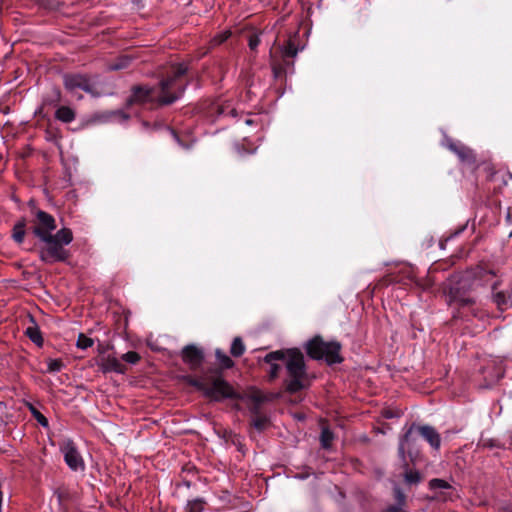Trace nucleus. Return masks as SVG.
Listing matches in <instances>:
<instances>
[{
    "label": "nucleus",
    "instance_id": "1",
    "mask_svg": "<svg viewBox=\"0 0 512 512\" xmlns=\"http://www.w3.org/2000/svg\"><path fill=\"white\" fill-rule=\"evenodd\" d=\"M56 228V220L51 214L42 210L36 212L32 232L43 243L38 255L46 264L67 262L70 258V251L65 246L73 241V233L69 228H62L52 234Z\"/></svg>",
    "mask_w": 512,
    "mask_h": 512
},
{
    "label": "nucleus",
    "instance_id": "2",
    "mask_svg": "<svg viewBox=\"0 0 512 512\" xmlns=\"http://www.w3.org/2000/svg\"><path fill=\"white\" fill-rule=\"evenodd\" d=\"M264 361L270 365L269 378L274 380L285 366L287 377L284 380L286 390L296 393L308 387L309 380L305 368L304 356L298 349L277 350L268 353Z\"/></svg>",
    "mask_w": 512,
    "mask_h": 512
},
{
    "label": "nucleus",
    "instance_id": "3",
    "mask_svg": "<svg viewBox=\"0 0 512 512\" xmlns=\"http://www.w3.org/2000/svg\"><path fill=\"white\" fill-rule=\"evenodd\" d=\"M186 72L187 67L184 64L172 67L170 74L160 82L158 89L142 86L135 87L128 103L152 102L156 98V91L158 92L157 102L159 104L169 105L174 103L183 95L186 89L187 83L183 79Z\"/></svg>",
    "mask_w": 512,
    "mask_h": 512
},
{
    "label": "nucleus",
    "instance_id": "4",
    "mask_svg": "<svg viewBox=\"0 0 512 512\" xmlns=\"http://www.w3.org/2000/svg\"><path fill=\"white\" fill-rule=\"evenodd\" d=\"M494 273L481 267L471 268L465 272L453 274L449 279L448 299L449 304L458 307H468L475 303L471 292L484 286Z\"/></svg>",
    "mask_w": 512,
    "mask_h": 512
},
{
    "label": "nucleus",
    "instance_id": "5",
    "mask_svg": "<svg viewBox=\"0 0 512 512\" xmlns=\"http://www.w3.org/2000/svg\"><path fill=\"white\" fill-rule=\"evenodd\" d=\"M416 432L435 450H438L441 445V437L437 430L430 425H415L412 424L407 432L400 439L398 454L405 466L408 465L406 460V449H409L413 440V433Z\"/></svg>",
    "mask_w": 512,
    "mask_h": 512
},
{
    "label": "nucleus",
    "instance_id": "6",
    "mask_svg": "<svg viewBox=\"0 0 512 512\" xmlns=\"http://www.w3.org/2000/svg\"><path fill=\"white\" fill-rule=\"evenodd\" d=\"M340 344L338 342H325L321 337H314L306 345L307 354L313 359H324L328 364L340 363L342 358L339 354Z\"/></svg>",
    "mask_w": 512,
    "mask_h": 512
},
{
    "label": "nucleus",
    "instance_id": "7",
    "mask_svg": "<svg viewBox=\"0 0 512 512\" xmlns=\"http://www.w3.org/2000/svg\"><path fill=\"white\" fill-rule=\"evenodd\" d=\"M192 385L214 400L235 397L232 386L220 376L195 379Z\"/></svg>",
    "mask_w": 512,
    "mask_h": 512
},
{
    "label": "nucleus",
    "instance_id": "8",
    "mask_svg": "<svg viewBox=\"0 0 512 512\" xmlns=\"http://www.w3.org/2000/svg\"><path fill=\"white\" fill-rule=\"evenodd\" d=\"M63 84L70 93H75L76 90H83L93 97L100 96V93L96 91L94 83L84 74H65L63 76Z\"/></svg>",
    "mask_w": 512,
    "mask_h": 512
},
{
    "label": "nucleus",
    "instance_id": "9",
    "mask_svg": "<svg viewBox=\"0 0 512 512\" xmlns=\"http://www.w3.org/2000/svg\"><path fill=\"white\" fill-rule=\"evenodd\" d=\"M60 450L64 456V461L67 466L73 471H83L85 468L84 460L76 448L75 444L71 440L64 441Z\"/></svg>",
    "mask_w": 512,
    "mask_h": 512
},
{
    "label": "nucleus",
    "instance_id": "10",
    "mask_svg": "<svg viewBox=\"0 0 512 512\" xmlns=\"http://www.w3.org/2000/svg\"><path fill=\"white\" fill-rule=\"evenodd\" d=\"M296 54L297 48L290 42L282 51V61L272 59L271 66L275 78H279L288 72V69L293 65L291 59L295 57Z\"/></svg>",
    "mask_w": 512,
    "mask_h": 512
},
{
    "label": "nucleus",
    "instance_id": "11",
    "mask_svg": "<svg viewBox=\"0 0 512 512\" xmlns=\"http://www.w3.org/2000/svg\"><path fill=\"white\" fill-rule=\"evenodd\" d=\"M447 147L458 156L462 163L472 165L476 162L474 151L463 143L449 139Z\"/></svg>",
    "mask_w": 512,
    "mask_h": 512
},
{
    "label": "nucleus",
    "instance_id": "12",
    "mask_svg": "<svg viewBox=\"0 0 512 512\" xmlns=\"http://www.w3.org/2000/svg\"><path fill=\"white\" fill-rule=\"evenodd\" d=\"M181 355L183 361L192 369L200 367L204 359L203 352L194 345L185 346Z\"/></svg>",
    "mask_w": 512,
    "mask_h": 512
},
{
    "label": "nucleus",
    "instance_id": "13",
    "mask_svg": "<svg viewBox=\"0 0 512 512\" xmlns=\"http://www.w3.org/2000/svg\"><path fill=\"white\" fill-rule=\"evenodd\" d=\"M429 488L431 490H440L439 494L436 496L439 500H452L456 495L455 490L452 486L445 480L434 478L429 481Z\"/></svg>",
    "mask_w": 512,
    "mask_h": 512
},
{
    "label": "nucleus",
    "instance_id": "14",
    "mask_svg": "<svg viewBox=\"0 0 512 512\" xmlns=\"http://www.w3.org/2000/svg\"><path fill=\"white\" fill-rule=\"evenodd\" d=\"M101 368L103 372H115L124 374L127 367L118 358L113 355H107L101 359Z\"/></svg>",
    "mask_w": 512,
    "mask_h": 512
},
{
    "label": "nucleus",
    "instance_id": "15",
    "mask_svg": "<svg viewBox=\"0 0 512 512\" xmlns=\"http://www.w3.org/2000/svg\"><path fill=\"white\" fill-rule=\"evenodd\" d=\"M211 115H214L216 118L219 117H236V109L233 107L230 101H217L212 104L210 109Z\"/></svg>",
    "mask_w": 512,
    "mask_h": 512
},
{
    "label": "nucleus",
    "instance_id": "16",
    "mask_svg": "<svg viewBox=\"0 0 512 512\" xmlns=\"http://www.w3.org/2000/svg\"><path fill=\"white\" fill-rule=\"evenodd\" d=\"M498 287L499 281H495L491 286L492 298L499 309L505 310L512 305L511 297L503 291H497Z\"/></svg>",
    "mask_w": 512,
    "mask_h": 512
},
{
    "label": "nucleus",
    "instance_id": "17",
    "mask_svg": "<svg viewBox=\"0 0 512 512\" xmlns=\"http://www.w3.org/2000/svg\"><path fill=\"white\" fill-rule=\"evenodd\" d=\"M31 322L32 325L26 328L25 334L34 344H36L38 347H41L43 345V337L41 331L32 317Z\"/></svg>",
    "mask_w": 512,
    "mask_h": 512
},
{
    "label": "nucleus",
    "instance_id": "18",
    "mask_svg": "<svg viewBox=\"0 0 512 512\" xmlns=\"http://www.w3.org/2000/svg\"><path fill=\"white\" fill-rule=\"evenodd\" d=\"M55 118L63 123H71L76 118V112L68 106H60L55 111Z\"/></svg>",
    "mask_w": 512,
    "mask_h": 512
},
{
    "label": "nucleus",
    "instance_id": "19",
    "mask_svg": "<svg viewBox=\"0 0 512 512\" xmlns=\"http://www.w3.org/2000/svg\"><path fill=\"white\" fill-rule=\"evenodd\" d=\"M25 234H26V220L21 219V220L17 221L13 226L12 238L16 243L21 244L24 241Z\"/></svg>",
    "mask_w": 512,
    "mask_h": 512
},
{
    "label": "nucleus",
    "instance_id": "20",
    "mask_svg": "<svg viewBox=\"0 0 512 512\" xmlns=\"http://www.w3.org/2000/svg\"><path fill=\"white\" fill-rule=\"evenodd\" d=\"M249 398L252 401V404L250 406L251 413L253 414V416L260 415V405L263 403L265 397L261 392L253 391L249 395Z\"/></svg>",
    "mask_w": 512,
    "mask_h": 512
},
{
    "label": "nucleus",
    "instance_id": "21",
    "mask_svg": "<svg viewBox=\"0 0 512 512\" xmlns=\"http://www.w3.org/2000/svg\"><path fill=\"white\" fill-rule=\"evenodd\" d=\"M244 352H245V345H244L242 339L240 337L234 338V340L231 344V348H230L231 355L234 357H240L244 354Z\"/></svg>",
    "mask_w": 512,
    "mask_h": 512
},
{
    "label": "nucleus",
    "instance_id": "22",
    "mask_svg": "<svg viewBox=\"0 0 512 512\" xmlns=\"http://www.w3.org/2000/svg\"><path fill=\"white\" fill-rule=\"evenodd\" d=\"M215 356H216V359L219 362V364L222 366V368L229 369V368L233 367V365H234L233 360L228 355H226L224 352H222L220 349H217L215 351Z\"/></svg>",
    "mask_w": 512,
    "mask_h": 512
},
{
    "label": "nucleus",
    "instance_id": "23",
    "mask_svg": "<svg viewBox=\"0 0 512 512\" xmlns=\"http://www.w3.org/2000/svg\"><path fill=\"white\" fill-rule=\"evenodd\" d=\"M333 438V433L327 427H323L320 436L322 447L325 449L329 448L331 446Z\"/></svg>",
    "mask_w": 512,
    "mask_h": 512
},
{
    "label": "nucleus",
    "instance_id": "24",
    "mask_svg": "<svg viewBox=\"0 0 512 512\" xmlns=\"http://www.w3.org/2000/svg\"><path fill=\"white\" fill-rule=\"evenodd\" d=\"M93 343H94L93 339L87 337L83 333H80L78 335L76 346L82 350H86L87 348L91 347L93 345Z\"/></svg>",
    "mask_w": 512,
    "mask_h": 512
},
{
    "label": "nucleus",
    "instance_id": "25",
    "mask_svg": "<svg viewBox=\"0 0 512 512\" xmlns=\"http://www.w3.org/2000/svg\"><path fill=\"white\" fill-rule=\"evenodd\" d=\"M64 367L63 362L60 359H48L47 360V371L50 373L59 372Z\"/></svg>",
    "mask_w": 512,
    "mask_h": 512
},
{
    "label": "nucleus",
    "instance_id": "26",
    "mask_svg": "<svg viewBox=\"0 0 512 512\" xmlns=\"http://www.w3.org/2000/svg\"><path fill=\"white\" fill-rule=\"evenodd\" d=\"M252 423L257 430L261 431L266 428L268 424V418L262 414L256 415L253 416Z\"/></svg>",
    "mask_w": 512,
    "mask_h": 512
},
{
    "label": "nucleus",
    "instance_id": "27",
    "mask_svg": "<svg viewBox=\"0 0 512 512\" xmlns=\"http://www.w3.org/2000/svg\"><path fill=\"white\" fill-rule=\"evenodd\" d=\"M405 482L408 484H417L421 480L420 473L418 471L406 470L404 474Z\"/></svg>",
    "mask_w": 512,
    "mask_h": 512
},
{
    "label": "nucleus",
    "instance_id": "28",
    "mask_svg": "<svg viewBox=\"0 0 512 512\" xmlns=\"http://www.w3.org/2000/svg\"><path fill=\"white\" fill-rule=\"evenodd\" d=\"M203 502L200 499L189 501L187 504L186 512H203Z\"/></svg>",
    "mask_w": 512,
    "mask_h": 512
},
{
    "label": "nucleus",
    "instance_id": "29",
    "mask_svg": "<svg viewBox=\"0 0 512 512\" xmlns=\"http://www.w3.org/2000/svg\"><path fill=\"white\" fill-rule=\"evenodd\" d=\"M30 411H31L33 417L37 420V422L41 426H43V427H47L48 426L47 418L41 412H39L35 407H33L32 405H30Z\"/></svg>",
    "mask_w": 512,
    "mask_h": 512
},
{
    "label": "nucleus",
    "instance_id": "30",
    "mask_svg": "<svg viewBox=\"0 0 512 512\" xmlns=\"http://www.w3.org/2000/svg\"><path fill=\"white\" fill-rule=\"evenodd\" d=\"M121 359L129 364H136L140 361L141 357L137 352L129 351L123 354Z\"/></svg>",
    "mask_w": 512,
    "mask_h": 512
},
{
    "label": "nucleus",
    "instance_id": "31",
    "mask_svg": "<svg viewBox=\"0 0 512 512\" xmlns=\"http://www.w3.org/2000/svg\"><path fill=\"white\" fill-rule=\"evenodd\" d=\"M231 35L230 31H224L212 39L213 45H220L225 42Z\"/></svg>",
    "mask_w": 512,
    "mask_h": 512
},
{
    "label": "nucleus",
    "instance_id": "32",
    "mask_svg": "<svg viewBox=\"0 0 512 512\" xmlns=\"http://www.w3.org/2000/svg\"><path fill=\"white\" fill-rule=\"evenodd\" d=\"M130 59L128 57H123L119 59V61L110 66L111 70H120L126 68L128 66Z\"/></svg>",
    "mask_w": 512,
    "mask_h": 512
},
{
    "label": "nucleus",
    "instance_id": "33",
    "mask_svg": "<svg viewBox=\"0 0 512 512\" xmlns=\"http://www.w3.org/2000/svg\"><path fill=\"white\" fill-rule=\"evenodd\" d=\"M394 494H395V499H396V503H401L402 505H406V497L404 495V493L402 492V490L398 487H396L394 489Z\"/></svg>",
    "mask_w": 512,
    "mask_h": 512
},
{
    "label": "nucleus",
    "instance_id": "34",
    "mask_svg": "<svg viewBox=\"0 0 512 512\" xmlns=\"http://www.w3.org/2000/svg\"><path fill=\"white\" fill-rule=\"evenodd\" d=\"M249 47L251 50H255L258 45L260 44V38L259 35L253 34L249 37Z\"/></svg>",
    "mask_w": 512,
    "mask_h": 512
},
{
    "label": "nucleus",
    "instance_id": "35",
    "mask_svg": "<svg viewBox=\"0 0 512 512\" xmlns=\"http://www.w3.org/2000/svg\"><path fill=\"white\" fill-rule=\"evenodd\" d=\"M384 512H406V511H405L404 505H402L401 503L400 504L395 503L394 505L387 507Z\"/></svg>",
    "mask_w": 512,
    "mask_h": 512
},
{
    "label": "nucleus",
    "instance_id": "36",
    "mask_svg": "<svg viewBox=\"0 0 512 512\" xmlns=\"http://www.w3.org/2000/svg\"><path fill=\"white\" fill-rule=\"evenodd\" d=\"M310 472L298 473L295 475V478L304 480L310 476Z\"/></svg>",
    "mask_w": 512,
    "mask_h": 512
},
{
    "label": "nucleus",
    "instance_id": "37",
    "mask_svg": "<svg viewBox=\"0 0 512 512\" xmlns=\"http://www.w3.org/2000/svg\"><path fill=\"white\" fill-rule=\"evenodd\" d=\"M171 134L173 135L174 139L178 142L179 145H181L184 148H188V146H185L184 144H182L177 133L174 130H171Z\"/></svg>",
    "mask_w": 512,
    "mask_h": 512
},
{
    "label": "nucleus",
    "instance_id": "38",
    "mask_svg": "<svg viewBox=\"0 0 512 512\" xmlns=\"http://www.w3.org/2000/svg\"><path fill=\"white\" fill-rule=\"evenodd\" d=\"M384 416L386 418H392V417H394V414L392 412H390V411H385L384 412Z\"/></svg>",
    "mask_w": 512,
    "mask_h": 512
},
{
    "label": "nucleus",
    "instance_id": "39",
    "mask_svg": "<svg viewBox=\"0 0 512 512\" xmlns=\"http://www.w3.org/2000/svg\"><path fill=\"white\" fill-rule=\"evenodd\" d=\"M408 457L412 459V453H411V451H408Z\"/></svg>",
    "mask_w": 512,
    "mask_h": 512
},
{
    "label": "nucleus",
    "instance_id": "40",
    "mask_svg": "<svg viewBox=\"0 0 512 512\" xmlns=\"http://www.w3.org/2000/svg\"><path fill=\"white\" fill-rule=\"evenodd\" d=\"M510 445L512 446V435H511V439H510Z\"/></svg>",
    "mask_w": 512,
    "mask_h": 512
}]
</instances>
